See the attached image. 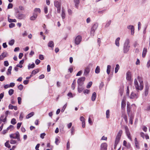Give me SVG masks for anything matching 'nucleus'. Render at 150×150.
<instances>
[{
  "label": "nucleus",
  "instance_id": "1",
  "mask_svg": "<svg viewBox=\"0 0 150 150\" xmlns=\"http://www.w3.org/2000/svg\"><path fill=\"white\" fill-rule=\"evenodd\" d=\"M134 85L137 90H142L144 87V84L142 78L139 76L134 79Z\"/></svg>",
  "mask_w": 150,
  "mask_h": 150
},
{
  "label": "nucleus",
  "instance_id": "2",
  "mask_svg": "<svg viewBox=\"0 0 150 150\" xmlns=\"http://www.w3.org/2000/svg\"><path fill=\"white\" fill-rule=\"evenodd\" d=\"M10 137L11 139H16L19 141L20 140L19 137L20 135L18 132H17L15 134H10Z\"/></svg>",
  "mask_w": 150,
  "mask_h": 150
},
{
  "label": "nucleus",
  "instance_id": "3",
  "mask_svg": "<svg viewBox=\"0 0 150 150\" xmlns=\"http://www.w3.org/2000/svg\"><path fill=\"white\" fill-rule=\"evenodd\" d=\"M125 131L126 132V135L128 137V138L130 139V140L132 141V138L131 136L130 135V132L129 131L128 128L127 126H125Z\"/></svg>",
  "mask_w": 150,
  "mask_h": 150
},
{
  "label": "nucleus",
  "instance_id": "4",
  "mask_svg": "<svg viewBox=\"0 0 150 150\" xmlns=\"http://www.w3.org/2000/svg\"><path fill=\"white\" fill-rule=\"evenodd\" d=\"M85 80V77H82L78 79L77 81V83L78 86H81L83 84V82Z\"/></svg>",
  "mask_w": 150,
  "mask_h": 150
},
{
  "label": "nucleus",
  "instance_id": "5",
  "mask_svg": "<svg viewBox=\"0 0 150 150\" xmlns=\"http://www.w3.org/2000/svg\"><path fill=\"white\" fill-rule=\"evenodd\" d=\"M98 27V25L97 23L94 24L91 28V34L93 35L95 30Z\"/></svg>",
  "mask_w": 150,
  "mask_h": 150
},
{
  "label": "nucleus",
  "instance_id": "6",
  "mask_svg": "<svg viewBox=\"0 0 150 150\" xmlns=\"http://www.w3.org/2000/svg\"><path fill=\"white\" fill-rule=\"evenodd\" d=\"M107 144L106 143H102L100 145V150H107Z\"/></svg>",
  "mask_w": 150,
  "mask_h": 150
},
{
  "label": "nucleus",
  "instance_id": "7",
  "mask_svg": "<svg viewBox=\"0 0 150 150\" xmlns=\"http://www.w3.org/2000/svg\"><path fill=\"white\" fill-rule=\"evenodd\" d=\"M127 28L128 29L131 30V34L132 35L134 33V26L133 25H129L127 27Z\"/></svg>",
  "mask_w": 150,
  "mask_h": 150
},
{
  "label": "nucleus",
  "instance_id": "8",
  "mask_svg": "<svg viewBox=\"0 0 150 150\" xmlns=\"http://www.w3.org/2000/svg\"><path fill=\"white\" fill-rule=\"evenodd\" d=\"M138 97V95L137 93H135L132 92L131 94L130 98L131 99L137 98Z\"/></svg>",
  "mask_w": 150,
  "mask_h": 150
},
{
  "label": "nucleus",
  "instance_id": "9",
  "mask_svg": "<svg viewBox=\"0 0 150 150\" xmlns=\"http://www.w3.org/2000/svg\"><path fill=\"white\" fill-rule=\"evenodd\" d=\"M126 99L125 98H124L122 100L121 102V108L122 109H123L125 108L126 106V103H125Z\"/></svg>",
  "mask_w": 150,
  "mask_h": 150
},
{
  "label": "nucleus",
  "instance_id": "10",
  "mask_svg": "<svg viewBox=\"0 0 150 150\" xmlns=\"http://www.w3.org/2000/svg\"><path fill=\"white\" fill-rule=\"evenodd\" d=\"M8 53L5 52L2 53L0 55V59H3L4 58L7 57Z\"/></svg>",
  "mask_w": 150,
  "mask_h": 150
},
{
  "label": "nucleus",
  "instance_id": "11",
  "mask_svg": "<svg viewBox=\"0 0 150 150\" xmlns=\"http://www.w3.org/2000/svg\"><path fill=\"white\" fill-rule=\"evenodd\" d=\"M131 107L129 102L127 103V112L129 117V113L131 111Z\"/></svg>",
  "mask_w": 150,
  "mask_h": 150
},
{
  "label": "nucleus",
  "instance_id": "12",
  "mask_svg": "<svg viewBox=\"0 0 150 150\" xmlns=\"http://www.w3.org/2000/svg\"><path fill=\"white\" fill-rule=\"evenodd\" d=\"M90 69L89 67H86L84 71V74L85 75H87L90 72Z\"/></svg>",
  "mask_w": 150,
  "mask_h": 150
},
{
  "label": "nucleus",
  "instance_id": "13",
  "mask_svg": "<svg viewBox=\"0 0 150 150\" xmlns=\"http://www.w3.org/2000/svg\"><path fill=\"white\" fill-rule=\"evenodd\" d=\"M25 15L24 14L19 13L17 16L18 18L20 19H24L25 17Z\"/></svg>",
  "mask_w": 150,
  "mask_h": 150
},
{
  "label": "nucleus",
  "instance_id": "14",
  "mask_svg": "<svg viewBox=\"0 0 150 150\" xmlns=\"http://www.w3.org/2000/svg\"><path fill=\"white\" fill-rule=\"evenodd\" d=\"M81 40V38H75L74 42L76 45L79 44Z\"/></svg>",
  "mask_w": 150,
  "mask_h": 150
},
{
  "label": "nucleus",
  "instance_id": "15",
  "mask_svg": "<svg viewBox=\"0 0 150 150\" xmlns=\"http://www.w3.org/2000/svg\"><path fill=\"white\" fill-rule=\"evenodd\" d=\"M149 87L147 85H146L145 86V89L144 92V95L145 96H146L148 93V91Z\"/></svg>",
  "mask_w": 150,
  "mask_h": 150
},
{
  "label": "nucleus",
  "instance_id": "16",
  "mask_svg": "<svg viewBox=\"0 0 150 150\" xmlns=\"http://www.w3.org/2000/svg\"><path fill=\"white\" fill-rule=\"evenodd\" d=\"M54 6L57 8L61 7V4L58 1H55L54 2Z\"/></svg>",
  "mask_w": 150,
  "mask_h": 150
},
{
  "label": "nucleus",
  "instance_id": "17",
  "mask_svg": "<svg viewBox=\"0 0 150 150\" xmlns=\"http://www.w3.org/2000/svg\"><path fill=\"white\" fill-rule=\"evenodd\" d=\"M96 96V92H94L93 93L91 97V100L93 101L95 100Z\"/></svg>",
  "mask_w": 150,
  "mask_h": 150
},
{
  "label": "nucleus",
  "instance_id": "18",
  "mask_svg": "<svg viewBox=\"0 0 150 150\" xmlns=\"http://www.w3.org/2000/svg\"><path fill=\"white\" fill-rule=\"evenodd\" d=\"M54 42L52 41H50L48 44V47L52 48L54 47Z\"/></svg>",
  "mask_w": 150,
  "mask_h": 150
},
{
  "label": "nucleus",
  "instance_id": "19",
  "mask_svg": "<svg viewBox=\"0 0 150 150\" xmlns=\"http://www.w3.org/2000/svg\"><path fill=\"white\" fill-rule=\"evenodd\" d=\"M131 78V73L129 71H128L127 73L126 78L128 80H130Z\"/></svg>",
  "mask_w": 150,
  "mask_h": 150
},
{
  "label": "nucleus",
  "instance_id": "20",
  "mask_svg": "<svg viewBox=\"0 0 150 150\" xmlns=\"http://www.w3.org/2000/svg\"><path fill=\"white\" fill-rule=\"evenodd\" d=\"M147 52V49L145 48H144L142 52V56L143 57H144Z\"/></svg>",
  "mask_w": 150,
  "mask_h": 150
},
{
  "label": "nucleus",
  "instance_id": "21",
  "mask_svg": "<svg viewBox=\"0 0 150 150\" xmlns=\"http://www.w3.org/2000/svg\"><path fill=\"white\" fill-rule=\"evenodd\" d=\"M134 118V115L133 114H132L130 115L129 118V122L131 125H132L133 124V120Z\"/></svg>",
  "mask_w": 150,
  "mask_h": 150
},
{
  "label": "nucleus",
  "instance_id": "22",
  "mask_svg": "<svg viewBox=\"0 0 150 150\" xmlns=\"http://www.w3.org/2000/svg\"><path fill=\"white\" fill-rule=\"evenodd\" d=\"M35 67V64L34 63H33V64H29L28 66V69H30L31 68H32V69L33 68Z\"/></svg>",
  "mask_w": 150,
  "mask_h": 150
},
{
  "label": "nucleus",
  "instance_id": "23",
  "mask_svg": "<svg viewBox=\"0 0 150 150\" xmlns=\"http://www.w3.org/2000/svg\"><path fill=\"white\" fill-rule=\"evenodd\" d=\"M61 16L63 19H64L65 17V14L64 10L62 8V10Z\"/></svg>",
  "mask_w": 150,
  "mask_h": 150
},
{
  "label": "nucleus",
  "instance_id": "24",
  "mask_svg": "<svg viewBox=\"0 0 150 150\" xmlns=\"http://www.w3.org/2000/svg\"><path fill=\"white\" fill-rule=\"evenodd\" d=\"M129 46L124 47V52L125 53H126L128 52L129 50Z\"/></svg>",
  "mask_w": 150,
  "mask_h": 150
},
{
  "label": "nucleus",
  "instance_id": "25",
  "mask_svg": "<svg viewBox=\"0 0 150 150\" xmlns=\"http://www.w3.org/2000/svg\"><path fill=\"white\" fill-rule=\"evenodd\" d=\"M34 115V112H31L28 114L26 117V118L27 119H28Z\"/></svg>",
  "mask_w": 150,
  "mask_h": 150
},
{
  "label": "nucleus",
  "instance_id": "26",
  "mask_svg": "<svg viewBox=\"0 0 150 150\" xmlns=\"http://www.w3.org/2000/svg\"><path fill=\"white\" fill-rule=\"evenodd\" d=\"M37 16V14H34L33 16H31L30 17V20H34L36 18Z\"/></svg>",
  "mask_w": 150,
  "mask_h": 150
},
{
  "label": "nucleus",
  "instance_id": "27",
  "mask_svg": "<svg viewBox=\"0 0 150 150\" xmlns=\"http://www.w3.org/2000/svg\"><path fill=\"white\" fill-rule=\"evenodd\" d=\"M120 138L117 137H116L115 140V147L116 146V145L119 142L120 140Z\"/></svg>",
  "mask_w": 150,
  "mask_h": 150
},
{
  "label": "nucleus",
  "instance_id": "28",
  "mask_svg": "<svg viewBox=\"0 0 150 150\" xmlns=\"http://www.w3.org/2000/svg\"><path fill=\"white\" fill-rule=\"evenodd\" d=\"M9 16H8V21L10 22H16V19H12L10 18H9Z\"/></svg>",
  "mask_w": 150,
  "mask_h": 150
},
{
  "label": "nucleus",
  "instance_id": "29",
  "mask_svg": "<svg viewBox=\"0 0 150 150\" xmlns=\"http://www.w3.org/2000/svg\"><path fill=\"white\" fill-rule=\"evenodd\" d=\"M12 67L11 66H10L8 69V71L7 73V74L8 75L9 74H11V70L12 69Z\"/></svg>",
  "mask_w": 150,
  "mask_h": 150
},
{
  "label": "nucleus",
  "instance_id": "30",
  "mask_svg": "<svg viewBox=\"0 0 150 150\" xmlns=\"http://www.w3.org/2000/svg\"><path fill=\"white\" fill-rule=\"evenodd\" d=\"M122 130H120L118 132L116 137L120 138L122 134Z\"/></svg>",
  "mask_w": 150,
  "mask_h": 150
},
{
  "label": "nucleus",
  "instance_id": "31",
  "mask_svg": "<svg viewBox=\"0 0 150 150\" xmlns=\"http://www.w3.org/2000/svg\"><path fill=\"white\" fill-rule=\"evenodd\" d=\"M83 88H84L83 87V86H78V90L79 93H80L83 90Z\"/></svg>",
  "mask_w": 150,
  "mask_h": 150
},
{
  "label": "nucleus",
  "instance_id": "32",
  "mask_svg": "<svg viewBox=\"0 0 150 150\" xmlns=\"http://www.w3.org/2000/svg\"><path fill=\"white\" fill-rule=\"evenodd\" d=\"M9 141H7L5 143V145L6 147H8V149H10L11 147V146L9 144Z\"/></svg>",
  "mask_w": 150,
  "mask_h": 150
},
{
  "label": "nucleus",
  "instance_id": "33",
  "mask_svg": "<svg viewBox=\"0 0 150 150\" xmlns=\"http://www.w3.org/2000/svg\"><path fill=\"white\" fill-rule=\"evenodd\" d=\"M120 40V38H117L115 41V44L117 46H119V42Z\"/></svg>",
  "mask_w": 150,
  "mask_h": 150
},
{
  "label": "nucleus",
  "instance_id": "34",
  "mask_svg": "<svg viewBox=\"0 0 150 150\" xmlns=\"http://www.w3.org/2000/svg\"><path fill=\"white\" fill-rule=\"evenodd\" d=\"M111 66L110 65H108L107 67V74H109L110 72V69H111Z\"/></svg>",
  "mask_w": 150,
  "mask_h": 150
},
{
  "label": "nucleus",
  "instance_id": "35",
  "mask_svg": "<svg viewBox=\"0 0 150 150\" xmlns=\"http://www.w3.org/2000/svg\"><path fill=\"white\" fill-rule=\"evenodd\" d=\"M100 67L98 66L96 69L95 72L96 74H98L100 73Z\"/></svg>",
  "mask_w": 150,
  "mask_h": 150
},
{
  "label": "nucleus",
  "instance_id": "36",
  "mask_svg": "<svg viewBox=\"0 0 150 150\" xmlns=\"http://www.w3.org/2000/svg\"><path fill=\"white\" fill-rule=\"evenodd\" d=\"M39 71V70L38 69H36L33 70L32 71L31 73V74L34 75H35L36 73H38Z\"/></svg>",
  "mask_w": 150,
  "mask_h": 150
},
{
  "label": "nucleus",
  "instance_id": "37",
  "mask_svg": "<svg viewBox=\"0 0 150 150\" xmlns=\"http://www.w3.org/2000/svg\"><path fill=\"white\" fill-rule=\"evenodd\" d=\"M120 68V67L118 64L116 65V67L115 68V73H116L118 71V70Z\"/></svg>",
  "mask_w": 150,
  "mask_h": 150
},
{
  "label": "nucleus",
  "instance_id": "38",
  "mask_svg": "<svg viewBox=\"0 0 150 150\" xmlns=\"http://www.w3.org/2000/svg\"><path fill=\"white\" fill-rule=\"evenodd\" d=\"M15 40H12L9 42L8 44L9 45H13L14 43Z\"/></svg>",
  "mask_w": 150,
  "mask_h": 150
},
{
  "label": "nucleus",
  "instance_id": "39",
  "mask_svg": "<svg viewBox=\"0 0 150 150\" xmlns=\"http://www.w3.org/2000/svg\"><path fill=\"white\" fill-rule=\"evenodd\" d=\"M13 92L14 90L12 89H11L9 90L8 92V94L10 96L12 95L13 93Z\"/></svg>",
  "mask_w": 150,
  "mask_h": 150
},
{
  "label": "nucleus",
  "instance_id": "40",
  "mask_svg": "<svg viewBox=\"0 0 150 150\" xmlns=\"http://www.w3.org/2000/svg\"><path fill=\"white\" fill-rule=\"evenodd\" d=\"M129 40H127L125 43L124 46H129Z\"/></svg>",
  "mask_w": 150,
  "mask_h": 150
},
{
  "label": "nucleus",
  "instance_id": "41",
  "mask_svg": "<svg viewBox=\"0 0 150 150\" xmlns=\"http://www.w3.org/2000/svg\"><path fill=\"white\" fill-rule=\"evenodd\" d=\"M110 111L109 110H107L106 111V117L108 118L110 116Z\"/></svg>",
  "mask_w": 150,
  "mask_h": 150
},
{
  "label": "nucleus",
  "instance_id": "42",
  "mask_svg": "<svg viewBox=\"0 0 150 150\" xmlns=\"http://www.w3.org/2000/svg\"><path fill=\"white\" fill-rule=\"evenodd\" d=\"M11 123L13 125H15L16 124V120L15 118H13L11 120Z\"/></svg>",
  "mask_w": 150,
  "mask_h": 150
},
{
  "label": "nucleus",
  "instance_id": "43",
  "mask_svg": "<svg viewBox=\"0 0 150 150\" xmlns=\"http://www.w3.org/2000/svg\"><path fill=\"white\" fill-rule=\"evenodd\" d=\"M92 84V82L91 81L89 82L87 85V86L86 87L87 88H89L91 86Z\"/></svg>",
  "mask_w": 150,
  "mask_h": 150
},
{
  "label": "nucleus",
  "instance_id": "44",
  "mask_svg": "<svg viewBox=\"0 0 150 150\" xmlns=\"http://www.w3.org/2000/svg\"><path fill=\"white\" fill-rule=\"evenodd\" d=\"M24 114L23 112H22L21 113L19 117L20 120H22L24 117Z\"/></svg>",
  "mask_w": 150,
  "mask_h": 150
},
{
  "label": "nucleus",
  "instance_id": "45",
  "mask_svg": "<svg viewBox=\"0 0 150 150\" xmlns=\"http://www.w3.org/2000/svg\"><path fill=\"white\" fill-rule=\"evenodd\" d=\"M74 2L75 3V6L77 8L78 5L79 3V0H74Z\"/></svg>",
  "mask_w": 150,
  "mask_h": 150
},
{
  "label": "nucleus",
  "instance_id": "46",
  "mask_svg": "<svg viewBox=\"0 0 150 150\" xmlns=\"http://www.w3.org/2000/svg\"><path fill=\"white\" fill-rule=\"evenodd\" d=\"M44 12L45 14H46L48 12V8L46 6H45L44 8Z\"/></svg>",
  "mask_w": 150,
  "mask_h": 150
},
{
  "label": "nucleus",
  "instance_id": "47",
  "mask_svg": "<svg viewBox=\"0 0 150 150\" xmlns=\"http://www.w3.org/2000/svg\"><path fill=\"white\" fill-rule=\"evenodd\" d=\"M13 7V4L11 3H9L8 6L7 8L8 9L11 8H12Z\"/></svg>",
  "mask_w": 150,
  "mask_h": 150
},
{
  "label": "nucleus",
  "instance_id": "48",
  "mask_svg": "<svg viewBox=\"0 0 150 150\" xmlns=\"http://www.w3.org/2000/svg\"><path fill=\"white\" fill-rule=\"evenodd\" d=\"M16 142H17L16 140L13 139H11L10 140V143L11 144H16Z\"/></svg>",
  "mask_w": 150,
  "mask_h": 150
},
{
  "label": "nucleus",
  "instance_id": "49",
  "mask_svg": "<svg viewBox=\"0 0 150 150\" xmlns=\"http://www.w3.org/2000/svg\"><path fill=\"white\" fill-rule=\"evenodd\" d=\"M23 88V86L22 84H20L18 86V88L20 90H22Z\"/></svg>",
  "mask_w": 150,
  "mask_h": 150
},
{
  "label": "nucleus",
  "instance_id": "50",
  "mask_svg": "<svg viewBox=\"0 0 150 150\" xmlns=\"http://www.w3.org/2000/svg\"><path fill=\"white\" fill-rule=\"evenodd\" d=\"M4 65L6 67H7L9 65V63L7 61H5L4 62Z\"/></svg>",
  "mask_w": 150,
  "mask_h": 150
},
{
  "label": "nucleus",
  "instance_id": "51",
  "mask_svg": "<svg viewBox=\"0 0 150 150\" xmlns=\"http://www.w3.org/2000/svg\"><path fill=\"white\" fill-rule=\"evenodd\" d=\"M9 27L10 28H13L15 26V24L14 23H11L9 24Z\"/></svg>",
  "mask_w": 150,
  "mask_h": 150
},
{
  "label": "nucleus",
  "instance_id": "52",
  "mask_svg": "<svg viewBox=\"0 0 150 150\" xmlns=\"http://www.w3.org/2000/svg\"><path fill=\"white\" fill-rule=\"evenodd\" d=\"M67 148L68 150H69L70 148V143L69 141H68L67 143Z\"/></svg>",
  "mask_w": 150,
  "mask_h": 150
},
{
  "label": "nucleus",
  "instance_id": "53",
  "mask_svg": "<svg viewBox=\"0 0 150 150\" xmlns=\"http://www.w3.org/2000/svg\"><path fill=\"white\" fill-rule=\"evenodd\" d=\"M18 103L19 104H20L21 103V98L20 97L18 98Z\"/></svg>",
  "mask_w": 150,
  "mask_h": 150
},
{
  "label": "nucleus",
  "instance_id": "54",
  "mask_svg": "<svg viewBox=\"0 0 150 150\" xmlns=\"http://www.w3.org/2000/svg\"><path fill=\"white\" fill-rule=\"evenodd\" d=\"M67 107V104H65L63 106L62 109L61 110V111L62 112H63Z\"/></svg>",
  "mask_w": 150,
  "mask_h": 150
},
{
  "label": "nucleus",
  "instance_id": "55",
  "mask_svg": "<svg viewBox=\"0 0 150 150\" xmlns=\"http://www.w3.org/2000/svg\"><path fill=\"white\" fill-rule=\"evenodd\" d=\"M39 58L41 60H43L44 59V57L43 55L42 54H40L39 55Z\"/></svg>",
  "mask_w": 150,
  "mask_h": 150
},
{
  "label": "nucleus",
  "instance_id": "56",
  "mask_svg": "<svg viewBox=\"0 0 150 150\" xmlns=\"http://www.w3.org/2000/svg\"><path fill=\"white\" fill-rule=\"evenodd\" d=\"M21 123H18L17 124V128L18 129L21 127Z\"/></svg>",
  "mask_w": 150,
  "mask_h": 150
},
{
  "label": "nucleus",
  "instance_id": "57",
  "mask_svg": "<svg viewBox=\"0 0 150 150\" xmlns=\"http://www.w3.org/2000/svg\"><path fill=\"white\" fill-rule=\"evenodd\" d=\"M34 11L35 12H38L40 13L41 12L39 8H35L34 10Z\"/></svg>",
  "mask_w": 150,
  "mask_h": 150
},
{
  "label": "nucleus",
  "instance_id": "58",
  "mask_svg": "<svg viewBox=\"0 0 150 150\" xmlns=\"http://www.w3.org/2000/svg\"><path fill=\"white\" fill-rule=\"evenodd\" d=\"M51 67L49 65H48L47 66V71L49 72L50 71Z\"/></svg>",
  "mask_w": 150,
  "mask_h": 150
},
{
  "label": "nucleus",
  "instance_id": "59",
  "mask_svg": "<svg viewBox=\"0 0 150 150\" xmlns=\"http://www.w3.org/2000/svg\"><path fill=\"white\" fill-rule=\"evenodd\" d=\"M5 77L4 76H1L0 77V81H2L4 80Z\"/></svg>",
  "mask_w": 150,
  "mask_h": 150
},
{
  "label": "nucleus",
  "instance_id": "60",
  "mask_svg": "<svg viewBox=\"0 0 150 150\" xmlns=\"http://www.w3.org/2000/svg\"><path fill=\"white\" fill-rule=\"evenodd\" d=\"M80 120L82 122H85V119L84 117L83 116H81L80 117Z\"/></svg>",
  "mask_w": 150,
  "mask_h": 150
},
{
  "label": "nucleus",
  "instance_id": "61",
  "mask_svg": "<svg viewBox=\"0 0 150 150\" xmlns=\"http://www.w3.org/2000/svg\"><path fill=\"white\" fill-rule=\"evenodd\" d=\"M45 135V134L44 133H42L40 134V137L42 139H43L44 138V136Z\"/></svg>",
  "mask_w": 150,
  "mask_h": 150
},
{
  "label": "nucleus",
  "instance_id": "62",
  "mask_svg": "<svg viewBox=\"0 0 150 150\" xmlns=\"http://www.w3.org/2000/svg\"><path fill=\"white\" fill-rule=\"evenodd\" d=\"M90 91L89 90L86 89L83 91V93H84L88 94L89 93Z\"/></svg>",
  "mask_w": 150,
  "mask_h": 150
},
{
  "label": "nucleus",
  "instance_id": "63",
  "mask_svg": "<svg viewBox=\"0 0 150 150\" xmlns=\"http://www.w3.org/2000/svg\"><path fill=\"white\" fill-rule=\"evenodd\" d=\"M40 60L37 59L35 61V63L36 64L38 65L40 63Z\"/></svg>",
  "mask_w": 150,
  "mask_h": 150
},
{
  "label": "nucleus",
  "instance_id": "64",
  "mask_svg": "<svg viewBox=\"0 0 150 150\" xmlns=\"http://www.w3.org/2000/svg\"><path fill=\"white\" fill-rule=\"evenodd\" d=\"M146 66L148 68L150 67V60H149L147 62Z\"/></svg>",
  "mask_w": 150,
  "mask_h": 150
}]
</instances>
